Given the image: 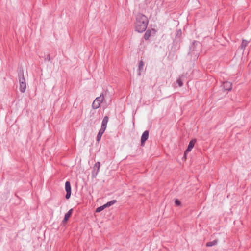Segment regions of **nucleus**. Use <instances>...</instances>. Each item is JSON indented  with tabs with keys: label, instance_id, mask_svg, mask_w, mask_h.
<instances>
[{
	"label": "nucleus",
	"instance_id": "obj_1",
	"mask_svg": "<svg viewBox=\"0 0 251 251\" xmlns=\"http://www.w3.org/2000/svg\"><path fill=\"white\" fill-rule=\"evenodd\" d=\"M149 20L146 16L139 13L136 16V23L135 25V30L139 33H142L146 31Z\"/></svg>",
	"mask_w": 251,
	"mask_h": 251
},
{
	"label": "nucleus",
	"instance_id": "obj_2",
	"mask_svg": "<svg viewBox=\"0 0 251 251\" xmlns=\"http://www.w3.org/2000/svg\"><path fill=\"white\" fill-rule=\"evenodd\" d=\"M201 49V43L197 41H194L190 46L188 54L191 55H194L195 57L197 59Z\"/></svg>",
	"mask_w": 251,
	"mask_h": 251
},
{
	"label": "nucleus",
	"instance_id": "obj_3",
	"mask_svg": "<svg viewBox=\"0 0 251 251\" xmlns=\"http://www.w3.org/2000/svg\"><path fill=\"white\" fill-rule=\"evenodd\" d=\"M104 96L103 93H102L100 97L95 99L92 103V108L94 109H97L99 108L100 105V103L104 100Z\"/></svg>",
	"mask_w": 251,
	"mask_h": 251
},
{
	"label": "nucleus",
	"instance_id": "obj_4",
	"mask_svg": "<svg viewBox=\"0 0 251 251\" xmlns=\"http://www.w3.org/2000/svg\"><path fill=\"white\" fill-rule=\"evenodd\" d=\"M65 191L66 192L65 198L66 199L68 200V199H70L71 195V193H72L71 186L70 182L69 181H67L65 182Z\"/></svg>",
	"mask_w": 251,
	"mask_h": 251
},
{
	"label": "nucleus",
	"instance_id": "obj_5",
	"mask_svg": "<svg viewBox=\"0 0 251 251\" xmlns=\"http://www.w3.org/2000/svg\"><path fill=\"white\" fill-rule=\"evenodd\" d=\"M149 132L148 130H145L142 134L141 138V146L143 147L145 146L146 141L149 138Z\"/></svg>",
	"mask_w": 251,
	"mask_h": 251
},
{
	"label": "nucleus",
	"instance_id": "obj_6",
	"mask_svg": "<svg viewBox=\"0 0 251 251\" xmlns=\"http://www.w3.org/2000/svg\"><path fill=\"white\" fill-rule=\"evenodd\" d=\"M197 140L196 139H192L189 143L188 146L187 147V149L185 151V155L190 152L193 147H194L195 144L196 143Z\"/></svg>",
	"mask_w": 251,
	"mask_h": 251
},
{
	"label": "nucleus",
	"instance_id": "obj_7",
	"mask_svg": "<svg viewBox=\"0 0 251 251\" xmlns=\"http://www.w3.org/2000/svg\"><path fill=\"white\" fill-rule=\"evenodd\" d=\"M73 211V209L71 208L65 214L64 218L62 222L63 224H65L67 222L70 217L72 216Z\"/></svg>",
	"mask_w": 251,
	"mask_h": 251
},
{
	"label": "nucleus",
	"instance_id": "obj_8",
	"mask_svg": "<svg viewBox=\"0 0 251 251\" xmlns=\"http://www.w3.org/2000/svg\"><path fill=\"white\" fill-rule=\"evenodd\" d=\"M232 83L228 81H225L223 84V89L225 91H230L232 89Z\"/></svg>",
	"mask_w": 251,
	"mask_h": 251
},
{
	"label": "nucleus",
	"instance_id": "obj_9",
	"mask_svg": "<svg viewBox=\"0 0 251 251\" xmlns=\"http://www.w3.org/2000/svg\"><path fill=\"white\" fill-rule=\"evenodd\" d=\"M18 79L19 83H25V79L24 77V72L20 71L18 73Z\"/></svg>",
	"mask_w": 251,
	"mask_h": 251
},
{
	"label": "nucleus",
	"instance_id": "obj_10",
	"mask_svg": "<svg viewBox=\"0 0 251 251\" xmlns=\"http://www.w3.org/2000/svg\"><path fill=\"white\" fill-rule=\"evenodd\" d=\"M109 120V117L108 116H105L102 121L101 128L102 129H106L107 127V124Z\"/></svg>",
	"mask_w": 251,
	"mask_h": 251
},
{
	"label": "nucleus",
	"instance_id": "obj_11",
	"mask_svg": "<svg viewBox=\"0 0 251 251\" xmlns=\"http://www.w3.org/2000/svg\"><path fill=\"white\" fill-rule=\"evenodd\" d=\"M180 48V43H178L177 42H174L173 45L172 46L171 50H173L174 52H176L179 50Z\"/></svg>",
	"mask_w": 251,
	"mask_h": 251
},
{
	"label": "nucleus",
	"instance_id": "obj_12",
	"mask_svg": "<svg viewBox=\"0 0 251 251\" xmlns=\"http://www.w3.org/2000/svg\"><path fill=\"white\" fill-rule=\"evenodd\" d=\"M105 130V129H102V128H100V129L99 130L98 134L97 136V137H96V140L97 142H100V139L101 138V136H102V134L104 133Z\"/></svg>",
	"mask_w": 251,
	"mask_h": 251
},
{
	"label": "nucleus",
	"instance_id": "obj_13",
	"mask_svg": "<svg viewBox=\"0 0 251 251\" xmlns=\"http://www.w3.org/2000/svg\"><path fill=\"white\" fill-rule=\"evenodd\" d=\"M99 170L100 169H98V168H96V167L94 166L92 171V178H95L97 177V176L99 172Z\"/></svg>",
	"mask_w": 251,
	"mask_h": 251
},
{
	"label": "nucleus",
	"instance_id": "obj_14",
	"mask_svg": "<svg viewBox=\"0 0 251 251\" xmlns=\"http://www.w3.org/2000/svg\"><path fill=\"white\" fill-rule=\"evenodd\" d=\"M144 66V63L142 60L139 61V67H138V75H140L141 73L143 70V67Z\"/></svg>",
	"mask_w": 251,
	"mask_h": 251
},
{
	"label": "nucleus",
	"instance_id": "obj_15",
	"mask_svg": "<svg viewBox=\"0 0 251 251\" xmlns=\"http://www.w3.org/2000/svg\"><path fill=\"white\" fill-rule=\"evenodd\" d=\"M218 240L217 239L214 240L213 241L207 242L206 244V247H212L216 245L218 243Z\"/></svg>",
	"mask_w": 251,
	"mask_h": 251
},
{
	"label": "nucleus",
	"instance_id": "obj_16",
	"mask_svg": "<svg viewBox=\"0 0 251 251\" xmlns=\"http://www.w3.org/2000/svg\"><path fill=\"white\" fill-rule=\"evenodd\" d=\"M26 87V83H20V91L22 93L25 92Z\"/></svg>",
	"mask_w": 251,
	"mask_h": 251
},
{
	"label": "nucleus",
	"instance_id": "obj_17",
	"mask_svg": "<svg viewBox=\"0 0 251 251\" xmlns=\"http://www.w3.org/2000/svg\"><path fill=\"white\" fill-rule=\"evenodd\" d=\"M116 202H117V201L116 200H112V201H110L107 202L105 204H104V207H105V208L110 207L111 205H112L114 204L115 203H116Z\"/></svg>",
	"mask_w": 251,
	"mask_h": 251
},
{
	"label": "nucleus",
	"instance_id": "obj_18",
	"mask_svg": "<svg viewBox=\"0 0 251 251\" xmlns=\"http://www.w3.org/2000/svg\"><path fill=\"white\" fill-rule=\"evenodd\" d=\"M151 31L150 29H148L147 30H146L144 35V38L145 39V40H148L150 37H151Z\"/></svg>",
	"mask_w": 251,
	"mask_h": 251
},
{
	"label": "nucleus",
	"instance_id": "obj_19",
	"mask_svg": "<svg viewBox=\"0 0 251 251\" xmlns=\"http://www.w3.org/2000/svg\"><path fill=\"white\" fill-rule=\"evenodd\" d=\"M249 42L246 40H242V42L241 45V49L244 50L246 46H247Z\"/></svg>",
	"mask_w": 251,
	"mask_h": 251
},
{
	"label": "nucleus",
	"instance_id": "obj_20",
	"mask_svg": "<svg viewBox=\"0 0 251 251\" xmlns=\"http://www.w3.org/2000/svg\"><path fill=\"white\" fill-rule=\"evenodd\" d=\"M182 35V31L181 29H179L177 30L176 35V38H179V41L180 40V37Z\"/></svg>",
	"mask_w": 251,
	"mask_h": 251
},
{
	"label": "nucleus",
	"instance_id": "obj_21",
	"mask_svg": "<svg viewBox=\"0 0 251 251\" xmlns=\"http://www.w3.org/2000/svg\"><path fill=\"white\" fill-rule=\"evenodd\" d=\"M105 208V207H104V205H103L102 206H100V207H98L96 209V212H100L101 211H102Z\"/></svg>",
	"mask_w": 251,
	"mask_h": 251
},
{
	"label": "nucleus",
	"instance_id": "obj_22",
	"mask_svg": "<svg viewBox=\"0 0 251 251\" xmlns=\"http://www.w3.org/2000/svg\"><path fill=\"white\" fill-rule=\"evenodd\" d=\"M176 82L177 84H178L179 87H182L183 85V83L180 78L177 79Z\"/></svg>",
	"mask_w": 251,
	"mask_h": 251
},
{
	"label": "nucleus",
	"instance_id": "obj_23",
	"mask_svg": "<svg viewBox=\"0 0 251 251\" xmlns=\"http://www.w3.org/2000/svg\"><path fill=\"white\" fill-rule=\"evenodd\" d=\"M181 201L179 200H178V199L175 200V204L176 206H180L181 205Z\"/></svg>",
	"mask_w": 251,
	"mask_h": 251
},
{
	"label": "nucleus",
	"instance_id": "obj_24",
	"mask_svg": "<svg viewBox=\"0 0 251 251\" xmlns=\"http://www.w3.org/2000/svg\"><path fill=\"white\" fill-rule=\"evenodd\" d=\"M45 60H48V61H51V58L50 57V55L49 54H47L45 58Z\"/></svg>",
	"mask_w": 251,
	"mask_h": 251
},
{
	"label": "nucleus",
	"instance_id": "obj_25",
	"mask_svg": "<svg viewBox=\"0 0 251 251\" xmlns=\"http://www.w3.org/2000/svg\"><path fill=\"white\" fill-rule=\"evenodd\" d=\"M94 166L96 167V168H98V169H100V162H97L95 163Z\"/></svg>",
	"mask_w": 251,
	"mask_h": 251
},
{
	"label": "nucleus",
	"instance_id": "obj_26",
	"mask_svg": "<svg viewBox=\"0 0 251 251\" xmlns=\"http://www.w3.org/2000/svg\"><path fill=\"white\" fill-rule=\"evenodd\" d=\"M186 155H187V154H186V155H185V153H184V154L183 158H186Z\"/></svg>",
	"mask_w": 251,
	"mask_h": 251
}]
</instances>
